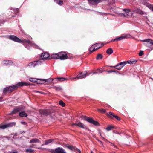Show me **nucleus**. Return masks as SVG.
Returning a JSON list of instances; mask_svg holds the SVG:
<instances>
[{"label":"nucleus","mask_w":153,"mask_h":153,"mask_svg":"<svg viewBox=\"0 0 153 153\" xmlns=\"http://www.w3.org/2000/svg\"><path fill=\"white\" fill-rule=\"evenodd\" d=\"M50 55L47 52H44L42 53L41 55V57L42 59L45 60L49 57Z\"/></svg>","instance_id":"nucleus-15"},{"label":"nucleus","mask_w":153,"mask_h":153,"mask_svg":"<svg viewBox=\"0 0 153 153\" xmlns=\"http://www.w3.org/2000/svg\"><path fill=\"white\" fill-rule=\"evenodd\" d=\"M56 83H57L58 81L62 82V81H65L67 80V79L66 78L63 77H60L56 78L54 79Z\"/></svg>","instance_id":"nucleus-16"},{"label":"nucleus","mask_w":153,"mask_h":153,"mask_svg":"<svg viewBox=\"0 0 153 153\" xmlns=\"http://www.w3.org/2000/svg\"><path fill=\"white\" fill-rule=\"evenodd\" d=\"M145 42L144 45L149 48V49L152 50L153 49V41L150 39H147L143 40Z\"/></svg>","instance_id":"nucleus-4"},{"label":"nucleus","mask_w":153,"mask_h":153,"mask_svg":"<svg viewBox=\"0 0 153 153\" xmlns=\"http://www.w3.org/2000/svg\"><path fill=\"white\" fill-rule=\"evenodd\" d=\"M26 151L30 153H32L34 151V150L32 149H26Z\"/></svg>","instance_id":"nucleus-38"},{"label":"nucleus","mask_w":153,"mask_h":153,"mask_svg":"<svg viewBox=\"0 0 153 153\" xmlns=\"http://www.w3.org/2000/svg\"><path fill=\"white\" fill-rule=\"evenodd\" d=\"M123 10L127 13H129L130 12V10L129 9H123Z\"/></svg>","instance_id":"nucleus-37"},{"label":"nucleus","mask_w":153,"mask_h":153,"mask_svg":"<svg viewBox=\"0 0 153 153\" xmlns=\"http://www.w3.org/2000/svg\"><path fill=\"white\" fill-rule=\"evenodd\" d=\"M54 141V140L53 139H49L47 140H46L45 141V143L44 144H42V146H43L44 145H47L49 143H51V142H53Z\"/></svg>","instance_id":"nucleus-22"},{"label":"nucleus","mask_w":153,"mask_h":153,"mask_svg":"<svg viewBox=\"0 0 153 153\" xmlns=\"http://www.w3.org/2000/svg\"><path fill=\"white\" fill-rule=\"evenodd\" d=\"M38 80H39V81H37V82L38 83L42 84L45 83L46 82V79H37Z\"/></svg>","instance_id":"nucleus-23"},{"label":"nucleus","mask_w":153,"mask_h":153,"mask_svg":"<svg viewBox=\"0 0 153 153\" xmlns=\"http://www.w3.org/2000/svg\"><path fill=\"white\" fill-rule=\"evenodd\" d=\"M30 81L32 82H37L36 79L34 78H30Z\"/></svg>","instance_id":"nucleus-41"},{"label":"nucleus","mask_w":153,"mask_h":153,"mask_svg":"<svg viewBox=\"0 0 153 153\" xmlns=\"http://www.w3.org/2000/svg\"><path fill=\"white\" fill-rule=\"evenodd\" d=\"M144 54L143 52V51H140L139 53V56H142Z\"/></svg>","instance_id":"nucleus-44"},{"label":"nucleus","mask_w":153,"mask_h":153,"mask_svg":"<svg viewBox=\"0 0 153 153\" xmlns=\"http://www.w3.org/2000/svg\"><path fill=\"white\" fill-rule=\"evenodd\" d=\"M121 16H123L124 17H126L128 15L127 13L126 14H123V13H121Z\"/></svg>","instance_id":"nucleus-45"},{"label":"nucleus","mask_w":153,"mask_h":153,"mask_svg":"<svg viewBox=\"0 0 153 153\" xmlns=\"http://www.w3.org/2000/svg\"><path fill=\"white\" fill-rule=\"evenodd\" d=\"M74 151H75L76 153H81V152L80 150L77 149L76 147L75 148V150H74Z\"/></svg>","instance_id":"nucleus-40"},{"label":"nucleus","mask_w":153,"mask_h":153,"mask_svg":"<svg viewBox=\"0 0 153 153\" xmlns=\"http://www.w3.org/2000/svg\"><path fill=\"white\" fill-rule=\"evenodd\" d=\"M10 153H18V152L16 150H13L10 152Z\"/></svg>","instance_id":"nucleus-47"},{"label":"nucleus","mask_w":153,"mask_h":153,"mask_svg":"<svg viewBox=\"0 0 153 153\" xmlns=\"http://www.w3.org/2000/svg\"><path fill=\"white\" fill-rule=\"evenodd\" d=\"M104 45L105 44H104L102 43H98L94 45H95V47H96L97 50L103 47Z\"/></svg>","instance_id":"nucleus-18"},{"label":"nucleus","mask_w":153,"mask_h":153,"mask_svg":"<svg viewBox=\"0 0 153 153\" xmlns=\"http://www.w3.org/2000/svg\"><path fill=\"white\" fill-rule=\"evenodd\" d=\"M74 125L76 126L81 128H82L83 129H85L86 128V126L84 124H82L80 122H77L76 123H73L72 124V126H73Z\"/></svg>","instance_id":"nucleus-13"},{"label":"nucleus","mask_w":153,"mask_h":153,"mask_svg":"<svg viewBox=\"0 0 153 153\" xmlns=\"http://www.w3.org/2000/svg\"><path fill=\"white\" fill-rule=\"evenodd\" d=\"M36 91L37 92L40 93H42H42H42V92H39V91Z\"/></svg>","instance_id":"nucleus-52"},{"label":"nucleus","mask_w":153,"mask_h":153,"mask_svg":"<svg viewBox=\"0 0 153 153\" xmlns=\"http://www.w3.org/2000/svg\"><path fill=\"white\" fill-rule=\"evenodd\" d=\"M149 7L151 10L153 11V5H150L149 6Z\"/></svg>","instance_id":"nucleus-46"},{"label":"nucleus","mask_w":153,"mask_h":153,"mask_svg":"<svg viewBox=\"0 0 153 153\" xmlns=\"http://www.w3.org/2000/svg\"><path fill=\"white\" fill-rule=\"evenodd\" d=\"M97 72H94L93 74H97V73H102L103 71H104L101 70L100 69H97Z\"/></svg>","instance_id":"nucleus-35"},{"label":"nucleus","mask_w":153,"mask_h":153,"mask_svg":"<svg viewBox=\"0 0 153 153\" xmlns=\"http://www.w3.org/2000/svg\"><path fill=\"white\" fill-rule=\"evenodd\" d=\"M113 51L111 48H109L107 49L106 51V53L109 54L110 55L113 53Z\"/></svg>","instance_id":"nucleus-28"},{"label":"nucleus","mask_w":153,"mask_h":153,"mask_svg":"<svg viewBox=\"0 0 153 153\" xmlns=\"http://www.w3.org/2000/svg\"><path fill=\"white\" fill-rule=\"evenodd\" d=\"M87 72L86 71H85L83 72H81L79 74H78L76 77H74L72 78L71 80H72L73 79L77 78L79 79H82L85 78Z\"/></svg>","instance_id":"nucleus-8"},{"label":"nucleus","mask_w":153,"mask_h":153,"mask_svg":"<svg viewBox=\"0 0 153 153\" xmlns=\"http://www.w3.org/2000/svg\"><path fill=\"white\" fill-rule=\"evenodd\" d=\"M38 149H41V148H38Z\"/></svg>","instance_id":"nucleus-58"},{"label":"nucleus","mask_w":153,"mask_h":153,"mask_svg":"<svg viewBox=\"0 0 153 153\" xmlns=\"http://www.w3.org/2000/svg\"><path fill=\"white\" fill-rule=\"evenodd\" d=\"M19 114L20 116L22 117H26L27 115V114L24 111H21L19 112Z\"/></svg>","instance_id":"nucleus-24"},{"label":"nucleus","mask_w":153,"mask_h":153,"mask_svg":"<svg viewBox=\"0 0 153 153\" xmlns=\"http://www.w3.org/2000/svg\"><path fill=\"white\" fill-rule=\"evenodd\" d=\"M9 39L15 42L22 43L27 48H28V46H33L34 44L33 42L29 40H21L16 36L13 35L10 36Z\"/></svg>","instance_id":"nucleus-2"},{"label":"nucleus","mask_w":153,"mask_h":153,"mask_svg":"<svg viewBox=\"0 0 153 153\" xmlns=\"http://www.w3.org/2000/svg\"><path fill=\"white\" fill-rule=\"evenodd\" d=\"M51 59H59V53H57L52 54L51 55Z\"/></svg>","instance_id":"nucleus-19"},{"label":"nucleus","mask_w":153,"mask_h":153,"mask_svg":"<svg viewBox=\"0 0 153 153\" xmlns=\"http://www.w3.org/2000/svg\"><path fill=\"white\" fill-rule=\"evenodd\" d=\"M29 85V83L24 82H19L16 84L4 88L3 90V94H5L7 92L11 93L14 90L17 89L19 88L24 86H28Z\"/></svg>","instance_id":"nucleus-1"},{"label":"nucleus","mask_w":153,"mask_h":153,"mask_svg":"<svg viewBox=\"0 0 153 153\" xmlns=\"http://www.w3.org/2000/svg\"><path fill=\"white\" fill-rule=\"evenodd\" d=\"M106 115L107 116H113L114 117V116H115V115H114V113H113V112H109V113H107L106 114Z\"/></svg>","instance_id":"nucleus-36"},{"label":"nucleus","mask_w":153,"mask_h":153,"mask_svg":"<svg viewBox=\"0 0 153 153\" xmlns=\"http://www.w3.org/2000/svg\"><path fill=\"white\" fill-rule=\"evenodd\" d=\"M127 62L126 61L121 62L119 63V65L122 67V68L124 67L126 64Z\"/></svg>","instance_id":"nucleus-32"},{"label":"nucleus","mask_w":153,"mask_h":153,"mask_svg":"<svg viewBox=\"0 0 153 153\" xmlns=\"http://www.w3.org/2000/svg\"><path fill=\"white\" fill-rule=\"evenodd\" d=\"M131 36L129 34H124L123 35L121 36L116 38L114 40V41H118L121 40L125 39L130 38L131 37Z\"/></svg>","instance_id":"nucleus-6"},{"label":"nucleus","mask_w":153,"mask_h":153,"mask_svg":"<svg viewBox=\"0 0 153 153\" xmlns=\"http://www.w3.org/2000/svg\"><path fill=\"white\" fill-rule=\"evenodd\" d=\"M116 133L117 134H120V133H119V132H117Z\"/></svg>","instance_id":"nucleus-53"},{"label":"nucleus","mask_w":153,"mask_h":153,"mask_svg":"<svg viewBox=\"0 0 153 153\" xmlns=\"http://www.w3.org/2000/svg\"><path fill=\"white\" fill-rule=\"evenodd\" d=\"M103 57L102 55L101 54H97L96 59L97 60H99L100 59H101Z\"/></svg>","instance_id":"nucleus-31"},{"label":"nucleus","mask_w":153,"mask_h":153,"mask_svg":"<svg viewBox=\"0 0 153 153\" xmlns=\"http://www.w3.org/2000/svg\"><path fill=\"white\" fill-rule=\"evenodd\" d=\"M13 11L15 14H16L18 13L19 12V9H14L13 10Z\"/></svg>","instance_id":"nucleus-42"},{"label":"nucleus","mask_w":153,"mask_h":153,"mask_svg":"<svg viewBox=\"0 0 153 153\" xmlns=\"http://www.w3.org/2000/svg\"><path fill=\"white\" fill-rule=\"evenodd\" d=\"M59 59L61 60H65L68 58V56L65 52H60L59 53Z\"/></svg>","instance_id":"nucleus-10"},{"label":"nucleus","mask_w":153,"mask_h":153,"mask_svg":"<svg viewBox=\"0 0 153 153\" xmlns=\"http://www.w3.org/2000/svg\"><path fill=\"white\" fill-rule=\"evenodd\" d=\"M16 123L14 122L10 123L7 124L3 125H0V129H4L8 127H11L15 126Z\"/></svg>","instance_id":"nucleus-9"},{"label":"nucleus","mask_w":153,"mask_h":153,"mask_svg":"<svg viewBox=\"0 0 153 153\" xmlns=\"http://www.w3.org/2000/svg\"><path fill=\"white\" fill-rule=\"evenodd\" d=\"M41 64V61L40 60L34 61L32 62L29 63L27 66L30 68H34L37 65H40Z\"/></svg>","instance_id":"nucleus-7"},{"label":"nucleus","mask_w":153,"mask_h":153,"mask_svg":"<svg viewBox=\"0 0 153 153\" xmlns=\"http://www.w3.org/2000/svg\"><path fill=\"white\" fill-rule=\"evenodd\" d=\"M112 144V146H114V144Z\"/></svg>","instance_id":"nucleus-57"},{"label":"nucleus","mask_w":153,"mask_h":153,"mask_svg":"<svg viewBox=\"0 0 153 153\" xmlns=\"http://www.w3.org/2000/svg\"><path fill=\"white\" fill-rule=\"evenodd\" d=\"M100 143L101 144V145H103V143H102V141H100Z\"/></svg>","instance_id":"nucleus-50"},{"label":"nucleus","mask_w":153,"mask_h":153,"mask_svg":"<svg viewBox=\"0 0 153 153\" xmlns=\"http://www.w3.org/2000/svg\"><path fill=\"white\" fill-rule=\"evenodd\" d=\"M22 110V108L21 107H17L16 108L12 111V113L15 114L18 112Z\"/></svg>","instance_id":"nucleus-17"},{"label":"nucleus","mask_w":153,"mask_h":153,"mask_svg":"<svg viewBox=\"0 0 153 153\" xmlns=\"http://www.w3.org/2000/svg\"><path fill=\"white\" fill-rule=\"evenodd\" d=\"M35 146V145L32 144L30 146V148H33L34 146Z\"/></svg>","instance_id":"nucleus-48"},{"label":"nucleus","mask_w":153,"mask_h":153,"mask_svg":"<svg viewBox=\"0 0 153 153\" xmlns=\"http://www.w3.org/2000/svg\"><path fill=\"white\" fill-rule=\"evenodd\" d=\"M114 117L116 119L118 120H120V117L117 115L114 116Z\"/></svg>","instance_id":"nucleus-43"},{"label":"nucleus","mask_w":153,"mask_h":153,"mask_svg":"<svg viewBox=\"0 0 153 153\" xmlns=\"http://www.w3.org/2000/svg\"><path fill=\"white\" fill-rule=\"evenodd\" d=\"M102 1L103 0H88V1L89 4L94 5L97 4Z\"/></svg>","instance_id":"nucleus-14"},{"label":"nucleus","mask_w":153,"mask_h":153,"mask_svg":"<svg viewBox=\"0 0 153 153\" xmlns=\"http://www.w3.org/2000/svg\"><path fill=\"white\" fill-rule=\"evenodd\" d=\"M12 16L15 17V16Z\"/></svg>","instance_id":"nucleus-55"},{"label":"nucleus","mask_w":153,"mask_h":153,"mask_svg":"<svg viewBox=\"0 0 153 153\" xmlns=\"http://www.w3.org/2000/svg\"><path fill=\"white\" fill-rule=\"evenodd\" d=\"M13 64V62L11 60H4L3 65H4L9 66Z\"/></svg>","instance_id":"nucleus-20"},{"label":"nucleus","mask_w":153,"mask_h":153,"mask_svg":"<svg viewBox=\"0 0 153 153\" xmlns=\"http://www.w3.org/2000/svg\"><path fill=\"white\" fill-rule=\"evenodd\" d=\"M91 153H93V152L92 151H91Z\"/></svg>","instance_id":"nucleus-56"},{"label":"nucleus","mask_w":153,"mask_h":153,"mask_svg":"<svg viewBox=\"0 0 153 153\" xmlns=\"http://www.w3.org/2000/svg\"><path fill=\"white\" fill-rule=\"evenodd\" d=\"M39 113L42 114L47 115L49 114L52 112L50 109L39 110Z\"/></svg>","instance_id":"nucleus-11"},{"label":"nucleus","mask_w":153,"mask_h":153,"mask_svg":"<svg viewBox=\"0 0 153 153\" xmlns=\"http://www.w3.org/2000/svg\"><path fill=\"white\" fill-rule=\"evenodd\" d=\"M40 142V141L37 138H33L30 140V143H39Z\"/></svg>","instance_id":"nucleus-21"},{"label":"nucleus","mask_w":153,"mask_h":153,"mask_svg":"<svg viewBox=\"0 0 153 153\" xmlns=\"http://www.w3.org/2000/svg\"><path fill=\"white\" fill-rule=\"evenodd\" d=\"M90 51L91 52H92L97 50L95 45H93L90 48Z\"/></svg>","instance_id":"nucleus-27"},{"label":"nucleus","mask_w":153,"mask_h":153,"mask_svg":"<svg viewBox=\"0 0 153 153\" xmlns=\"http://www.w3.org/2000/svg\"><path fill=\"white\" fill-rule=\"evenodd\" d=\"M59 104L60 105L62 106L63 107L65 106V104L64 103L62 100L59 101Z\"/></svg>","instance_id":"nucleus-39"},{"label":"nucleus","mask_w":153,"mask_h":153,"mask_svg":"<svg viewBox=\"0 0 153 153\" xmlns=\"http://www.w3.org/2000/svg\"><path fill=\"white\" fill-rule=\"evenodd\" d=\"M98 111L100 113H105L106 112V110L103 109H97Z\"/></svg>","instance_id":"nucleus-34"},{"label":"nucleus","mask_w":153,"mask_h":153,"mask_svg":"<svg viewBox=\"0 0 153 153\" xmlns=\"http://www.w3.org/2000/svg\"><path fill=\"white\" fill-rule=\"evenodd\" d=\"M80 118L83 119L84 120L89 122L97 126L99 125V123L97 121L94 120L92 118L83 115L81 116L80 117Z\"/></svg>","instance_id":"nucleus-3"},{"label":"nucleus","mask_w":153,"mask_h":153,"mask_svg":"<svg viewBox=\"0 0 153 153\" xmlns=\"http://www.w3.org/2000/svg\"><path fill=\"white\" fill-rule=\"evenodd\" d=\"M132 11L134 12V13H137L140 15L146 14L145 12L138 8H135L132 10Z\"/></svg>","instance_id":"nucleus-12"},{"label":"nucleus","mask_w":153,"mask_h":153,"mask_svg":"<svg viewBox=\"0 0 153 153\" xmlns=\"http://www.w3.org/2000/svg\"><path fill=\"white\" fill-rule=\"evenodd\" d=\"M127 63H128L130 64H134L137 61L135 60H128L126 62Z\"/></svg>","instance_id":"nucleus-30"},{"label":"nucleus","mask_w":153,"mask_h":153,"mask_svg":"<svg viewBox=\"0 0 153 153\" xmlns=\"http://www.w3.org/2000/svg\"><path fill=\"white\" fill-rule=\"evenodd\" d=\"M51 152L52 153H67L65 152L63 148L59 147L51 149Z\"/></svg>","instance_id":"nucleus-5"},{"label":"nucleus","mask_w":153,"mask_h":153,"mask_svg":"<svg viewBox=\"0 0 153 153\" xmlns=\"http://www.w3.org/2000/svg\"><path fill=\"white\" fill-rule=\"evenodd\" d=\"M66 147H67L68 149L74 151L75 150L76 148L75 147L71 145H67L66 146Z\"/></svg>","instance_id":"nucleus-25"},{"label":"nucleus","mask_w":153,"mask_h":153,"mask_svg":"<svg viewBox=\"0 0 153 153\" xmlns=\"http://www.w3.org/2000/svg\"><path fill=\"white\" fill-rule=\"evenodd\" d=\"M21 123L24 125H26L27 123L25 122H21Z\"/></svg>","instance_id":"nucleus-49"},{"label":"nucleus","mask_w":153,"mask_h":153,"mask_svg":"<svg viewBox=\"0 0 153 153\" xmlns=\"http://www.w3.org/2000/svg\"><path fill=\"white\" fill-rule=\"evenodd\" d=\"M54 1L60 5H62L63 4V2L61 0H54Z\"/></svg>","instance_id":"nucleus-29"},{"label":"nucleus","mask_w":153,"mask_h":153,"mask_svg":"<svg viewBox=\"0 0 153 153\" xmlns=\"http://www.w3.org/2000/svg\"><path fill=\"white\" fill-rule=\"evenodd\" d=\"M110 67L112 68H114L115 69L119 70H120L122 68V67H121V66H120L118 64H117L115 66H110Z\"/></svg>","instance_id":"nucleus-26"},{"label":"nucleus","mask_w":153,"mask_h":153,"mask_svg":"<svg viewBox=\"0 0 153 153\" xmlns=\"http://www.w3.org/2000/svg\"><path fill=\"white\" fill-rule=\"evenodd\" d=\"M112 72H116V71H111Z\"/></svg>","instance_id":"nucleus-54"},{"label":"nucleus","mask_w":153,"mask_h":153,"mask_svg":"<svg viewBox=\"0 0 153 153\" xmlns=\"http://www.w3.org/2000/svg\"><path fill=\"white\" fill-rule=\"evenodd\" d=\"M2 24H3V22H0V25Z\"/></svg>","instance_id":"nucleus-51"},{"label":"nucleus","mask_w":153,"mask_h":153,"mask_svg":"<svg viewBox=\"0 0 153 153\" xmlns=\"http://www.w3.org/2000/svg\"><path fill=\"white\" fill-rule=\"evenodd\" d=\"M114 128V127L113 126H109L106 128V130L107 131H110Z\"/></svg>","instance_id":"nucleus-33"}]
</instances>
